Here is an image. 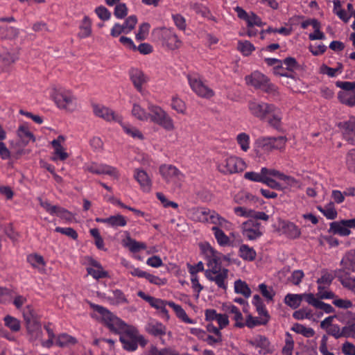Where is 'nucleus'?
Wrapping results in <instances>:
<instances>
[{
    "instance_id": "6e6d98bb",
    "label": "nucleus",
    "mask_w": 355,
    "mask_h": 355,
    "mask_svg": "<svg viewBox=\"0 0 355 355\" xmlns=\"http://www.w3.org/2000/svg\"><path fill=\"white\" fill-rule=\"evenodd\" d=\"M284 231L287 236L291 239H296L301 234L300 230L293 223H286L284 226Z\"/></svg>"
},
{
    "instance_id": "58836bf2",
    "label": "nucleus",
    "mask_w": 355,
    "mask_h": 355,
    "mask_svg": "<svg viewBox=\"0 0 355 355\" xmlns=\"http://www.w3.org/2000/svg\"><path fill=\"white\" fill-rule=\"evenodd\" d=\"M76 343L77 340L76 338L65 333L59 334L55 340V345L60 347H69L75 345Z\"/></svg>"
},
{
    "instance_id": "7ed1b4c3",
    "label": "nucleus",
    "mask_w": 355,
    "mask_h": 355,
    "mask_svg": "<svg viewBox=\"0 0 355 355\" xmlns=\"http://www.w3.org/2000/svg\"><path fill=\"white\" fill-rule=\"evenodd\" d=\"M91 307L98 314L96 317L101 319L112 332L116 334L119 335L129 326L102 306L92 304Z\"/></svg>"
},
{
    "instance_id": "a19ab883",
    "label": "nucleus",
    "mask_w": 355,
    "mask_h": 355,
    "mask_svg": "<svg viewBox=\"0 0 355 355\" xmlns=\"http://www.w3.org/2000/svg\"><path fill=\"white\" fill-rule=\"evenodd\" d=\"M133 117L141 121H148V112L143 108L140 105L134 103L131 111Z\"/></svg>"
},
{
    "instance_id": "c9c22d12",
    "label": "nucleus",
    "mask_w": 355,
    "mask_h": 355,
    "mask_svg": "<svg viewBox=\"0 0 355 355\" xmlns=\"http://www.w3.org/2000/svg\"><path fill=\"white\" fill-rule=\"evenodd\" d=\"M239 254L241 259L248 261H252L256 259L255 250L246 244H242L239 249Z\"/></svg>"
},
{
    "instance_id": "9b49d317",
    "label": "nucleus",
    "mask_w": 355,
    "mask_h": 355,
    "mask_svg": "<svg viewBox=\"0 0 355 355\" xmlns=\"http://www.w3.org/2000/svg\"><path fill=\"white\" fill-rule=\"evenodd\" d=\"M159 173L166 182L175 185H180L184 180V175L177 167L171 164L161 165Z\"/></svg>"
},
{
    "instance_id": "4468645a",
    "label": "nucleus",
    "mask_w": 355,
    "mask_h": 355,
    "mask_svg": "<svg viewBox=\"0 0 355 355\" xmlns=\"http://www.w3.org/2000/svg\"><path fill=\"white\" fill-rule=\"evenodd\" d=\"M85 264L87 274L95 279H103L108 277V273L102 267L101 264L90 257H85Z\"/></svg>"
},
{
    "instance_id": "7c9ffc66",
    "label": "nucleus",
    "mask_w": 355,
    "mask_h": 355,
    "mask_svg": "<svg viewBox=\"0 0 355 355\" xmlns=\"http://www.w3.org/2000/svg\"><path fill=\"white\" fill-rule=\"evenodd\" d=\"M210 212L211 209L205 207L193 208L189 210V215L195 221L207 223Z\"/></svg>"
},
{
    "instance_id": "5fc2aeb1",
    "label": "nucleus",
    "mask_w": 355,
    "mask_h": 355,
    "mask_svg": "<svg viewBox=\"0 0 355 355\" xmlns=\"http://www.w3.org/2000/svg\"><path fill=\"white\" fill-rule=\"evenodd\" d=\"M6 327L9 328L13 332H17L20 330L21 324L20 321L11 315H6L3 318Z\"/></svg>"
},
{
    "instance_id": "603ef678",
    "label": "nucleus",
    "mask_w": 355,
    "mask_h": 355,
    "mask_svg": "<svg viewBox=\"0 0 355 355\" xmlns=\"http://www.w3.org/2000/svg\"><path fill=\"white\" fill-rule=\"evenodd\" d=\"M92 33V23L89 18L85 16L80 26V32L78 35L81 38H85L89 37Z\"/></svg>"
},
{
    "instance_id": "3c124183",
    "label": "nucleus",
    "mask_w": 355,
    "mask_h": 355,
    "mask_svg": "<svg viewBox=\"0 0 355 355\" xmlns=\"http://www.w3.org/2000/svg\"><path fill=\"white\" fill-rule=\"evenodd\" d=\"M19 30L12 26L0 27V37L5 40H12L17 37Z\"/></svg>"
},
{
    "instance_id": "8fccbe9b",
    "label": "nucleus",
    "mask_w": 355,
    "mask_h": 355,
    "mask_svg": "<svg viewBox=\"0 0 355 355\" xmlns=\"http://www.w3.org/2000/svg\"><path fill=\"white\" fill-rule=\"evenodd\" d=\"M108 302L113 305H119L128 302V300L123 293L119 289L112 291V296L107 297Z\"/></svg>"
},
{
    "instance_id": "2eb2a0df",
    "label": "nucleus",
    "mask_w": 355,
    "mask_h": 355,
    "mask_svg": "<svg viewBox=\"0 0 355 355\" xmlns=\"http://www.w3.org/2000/svg\"><path fill=\"white\" fill-rule=\"evenodd\" d=\"M137 23V17L131 15L125 19L122 25L118 23L115 24L111 29L110 35L114 37H116L121 33L128 34L135 28Z\"/></svg>"
},
{
    "instance_id": "f704fd0d",
    "label": "nucleus",
    "mask_w": 355,
    "mask_h": 355,
    "mask_svg": "<svg viewBox=\"0 0 355 355\" xmlns=\"http://www.w3.org/2000/svg\"><path fill=\"white\" fill-rule=\"evenodd\" d=\"M340 264L344 271L355 272V250L347 252L342 259Z\"/></svg>"
},
{
    "instance_id": "bb28decb",
    "label": "nucleus",
    "mask_w": 355,
    "mask_h": 355,
    "mask_svg": "<svg viewBox=\"0 0 355 355\" xmlns=\"http://www.w3.org/2000/svg\"><path fill=\"white\" fill-rule=\"evenodd\" d=\"M207 223L213 224L214 226L225 230H230L232 226L230 221L222 217L214 210H211Z\"/></svg>"
},
{
    "instance_id": "6ab92c4d",
    "label": "nucleus",
    "mask_w": 355,
    "mask_h": 355,
    "mask_svg": "<svg viewBox=\"0 0 355 355\" xmlns=\"http://www.w3.org/2000/svg\"><path fill=\"white\" fill-rule=\"evenodd\" d=\"M338 127L346 140L352 144L355 143V117H350L349 120L339 123Z\"/></svg>"
},
{
    "instance_id": "13d9d810",
    "label": "nucleus",
    "mask_w": 355,
    "mask_h": 355,
    "mask_svg": "<svg viewBox=\"0 0 355 355\" xmlns=\"http://www.w3.org/2000/svg\"><path fill=\"white\" fill-rule=\"evenodd\" d=\"M269 320L266 319L264 318L260 317L256 318L253 317L251 315H248L246 318V320L245 322V326L246 325L249 328H253L258 325L266 324L268 323Z\"/></svg>"
},
{
    "instance_id": "473e14b6",
    "label": "nucleus",
    "mask_w": 355,
    "mask_h": 355,
    "mask_svg": "<svg viewBox=\"0 0 355 355\" xmlns=\"http://www.w3.org/2000/svg\"><path fill=\"white\" fill-rule=\"evenodd\" d=\"M146 330L148 334L156 337L162 336L166 334V327L157 321L148 322L146 327Z\"/></svg>"
},
{
    "instance_id": "4c0bfd02",
    "label": "nucleus",
    "mask_w": 355,
    "mask_h": 355,
    "mask_svg": "<svg viewBox=\"0 0 355 355\" xmlns=\"http://www.w3.org/2000/svg\"><path fill=\"white\" fill-rule=\"evenodd\" d=\"M252 303L255 306L256 310L260 317L264 318L268 320L270 319L268 312L266 310V306L262 301V299L259 295H254L252 300Z\"/></svg>"
},
{
    "instance_id": "e2e57ef3",
    "label": "nucleus",
    "mask_w": 355,
    "mask_h": 355,
    "mask_svg": "<svg viewBox=\"0 0 355 355\" xmlns=\"http://www.w3.org/2000/svg\"><path fill=\"white\" fill-rule=\"evenodd\" d=\"M272 150H282L285 148L286 138L285 137H269Z\"/></svg>"
},
{
    "instance_id": "39448f33",
    "label": "nucleus",
    "mask_w": 355,
    "mask_h": 355,
    "mask_svg": "<svg viewBox=\"0 0 355 355\" xmlns=\"http://www.w3.org/2000/svg\"><path fill=\"white\" fill-rule=\"evenodd\" d=\"M53 98L59 109L73 112L78 107L76 97L69 90L59 89L54 92Z\"/></svg>"
},
{
    "instance_id": "4be33fe9",
    "label": "nucleus",
    "mask_w": 355,
    "mask_h": 355,
    "mask_svg": "<svg viewBox=\"0 0 355 355\" xmlns=\"http://www.w3.org/2000/svg\"><path fill=\"white\" fill-rule=\"evenodd\" d=\"M271 143L269 137L257 139L254 144V151L257 157H263L272 151Z\"/></svg>"
},
{
    "instance_id": "774afa93",
    "label": "nucleus",
    "mask_w": 355,
    "mask_h": 355,
    "mask_svg": "<svg viewBox=\"0 0 355 355\" xmlns=\"http://www.w3.org/2000/svg\"><path fill=\"white\" fill-rule=\"evenodd\" d=\"M345 162L348 169L355 171V149H352L347 153Z\"/></svg>"
},
{
    "instance_id": "f3484780",
    "label": "nucleus",
    "mask_w": 355,
    "mask_h": 355,
    "mask_svg": "<svg viewBox=\"0 0 355 355\" xmlns=\"http://www.w3.org/2000/svg\"><path fill=\"white\" fill-rule=\"evenodd\" d=\"M248 343L254 348L258 349L260 355H268L272 353L270 343L264 336L257 335L251 338Z\"/></svg>"
},
{
    "instance_id": "ddd939ff",
    "label": "nucleus",
    "mask_w": 355,
    "mask_h": 355,
    "mask_svg": "<svg viewBox=\"0 0 355 355\" xmlns=\"http://www.w3.org/2000/svg\"><path fill=\"white\" fill-rule=\"evenodd\" d=\"M84 170L96 175H109L114 178H118L119 175L116 168L107 164H98L96 162L85 164L84 166Z\"/></svg>"
},
{
    "instance_id": "a18cd8bd",
    "label": "nucleus",
    "mask_w": 355,
    "mask_h": 355,
    "mask_svg": "<svg viewBox=\"0 0 355 355\" xmlns=\"http://www.w3.org/2000/svg\"><path fill=\"white\" fill-rule=\"evenodd\" d=\"M17 60L18 55L15 52L9 51L7 49H4L0 52V61L5 66H10L15 63Z\"/></svg>"
},
{
    "instance_id": "412c9836",
    "label": "nucleus",
    "mask_w": 355,
    "mask_h": 355,
    "mask_svg": "<svg viewBox=\"0 0 355 355\" xmlns=\"http://www.w3.org/2000/svg\"><path fill=\"white\" fill-rule=\"evenodd\" d=\"M335 275L344 288L355 294V277L345 272L343 269L336 270Z\"/></svg>"
},
{
    "instance_id": "9d476101",
    "label": "nucleus",
    "mask_w": 355,
    "mask_h": 355,
    "mask_svg": "<svg viewBox=\"0 0 355 355\" xmlns=\"http://www.w3.org/2000/svg\"><path fill=\"white\" fill-rule=\"evenodd\" d=\"M272 105V104L266 103L257 98H252L248 102V109L250 114L261 121L266 119Z\"/></svg>"
},
{
    "instance_id": "de8ad7c7",
    "label": "nucleus",
    "mask_w": 355,
    "mask_h": 355,
    "mask_svg": "<svg viewBox=\"0 0 355 355\" xmlns=\"http://www.w3.org/2000/svg\"><path fill=\"white\" fill-rule=\"evenodd\" d=\"M338 98L343 104L350 107L355 105V92H339Z\"/></svg>"
},
{
    "instance_id": "37998d69",
    "label": "nucleus",
    "mask_w": 355,
    "mask_h": 355,
    "mask_svg": "<svg viewBox=\"0 0 355 355\" xmlns=\"http://www.w3.org/2000/svg\"><path fill=\"white\" fill-rule=\"evenodd\" d=\"M127 225V219L121 214H116L107 217V226L112 228L125 227Z\"/></svg>"
},
{
    "instance_id": "72a5a7b5",
    "label": "nucleus",
    "mask_w": 355,
    "mask_h": 355,
    "mask_svg": "<svg viewBox=\"0 0 355 355\" xmlns=\"http://www.w3.org/2000/svg\"><path fill=\"white\" fill-rule=\"evenodd\" d=\"M168 305L173 309L174 312L175 313L176 316L182 322L187 324H196V321L195 320L191 319L187 315L186 311L182 309V307L175 304L173 302H168Z\"/></svg>"
},
{
    "instance_id": "bf43d9fd",
    "label": "nucleus",
    "mask_w": 355,
    "mask_h": 355,
    "mask_svg": "<svg viewBox=\"0 0 355 355\" xmlns=\"http://www.w3.org/2000/svg\"><path fill=\"white\" fill-rule=\"evenodd\" d=\"M321 273V277L317 280L318 285L324 286H329L334 280V277H336L335 275V271L334 272V274H332L327 270H322Z\"/></svg>"
},
{
    "instance_id": "c756f323",
    "label": "nucleus",
    "mask_w": 355,
    "mask_h": 355,
    "mask_svg": "<svg viewBox=\"0 0 355 355\" xmlns=\"http://www.w3.org/2000/svg\"><path fill=\"white\" fill-rule=\"evenodd\" d=\"M122 245L133 253L138 252L141 250L146 249L147 248L145 243L139 242L132 239L129 234H128L126 237L122 240Z\"/></svg>"
},
{
    "instance_id": "864d4df0",
    "label": "nucleus",
    "mask_w": 355,
    "mask_h": 355,
    "mask_svg": "<svg viewBox=\"0 0 355 355\" xmlns=\"http://www.w3.org/2000/svg\"><path fill=\"white\" fill-rule=\"evenodd\" d=\"M236 140L243 152H247L250 149V138L249 135L247 133H239L237 135Z\"/></svg>"
},
{
    "instance_id": "6e6552de",
    "label": "nucleus",
    "mask_w": 355,
    "mask_h": 355,
    "mask_svg": "<svg viewBox=\"0 0 355 355\" xmlns=\"http://www.w3.org/2000/svg\"><path fill=\"white\" fill-rule=\"evenodd\" d=\"M246 83L256 89L272 94L276 92V87L272 84L267 76L259 72L254 71L250 75L245 77Z\"/></svg>"
},
{
    "instance_id": "b1692460",
    "label": "nucleus",
    "mask_w": 355,
    "mask_h": 355,
    "mask_svg": "<svg viewBox=\"0 0 355 355\" xmlns=\"http://www.w3.org/2000/svg\"><path fill=\"white\" fill-rule=\"evenodd\" d=\"M65 138L62 135L58 137L56 139L51 141V145L54 149L55 156L52 157V160L56 161L58 159L64 161L68 157V153L65 151L64 148L62 146V144L64 141Z\"/></svg>"
},
{
    "instance_id": "79ce46f5",
    "label": "nucleus",
    "mask_w": 355,
    "mask_h": 355,
    "mask_svg": "<svg viewBox=\"0 0 355 355\" xmlns=\"http://www.w3.org/2000/svg\"><path fill=\"white\" fill-rule=\"evenodd\" d=\"M234 291L237 294L243 295L245 298L250 297L252 291L245 282L238 279L234 282Z\"/></svg>"
},
{
    "instance_id": "69168bd1",
    "label": "nucleus",
    "mask_w": 355,
    "mask_h": 355,
    "mask_svg": "<svg viewBox=\"0 0 355 355\" xmlns=\"http://www.w3.org/2000/svg\"><path fill=\"white\" fill-rule=\"evenodd\" d=\"M294 348V341L289 334H287L285 339V345L282 348V355H293Z\"/></svg>"
},
{
    "instance_id": "423d86ee",
    "label": "nucleus",
    "mask_w": 355,
    "mask_h": 355,
    "mask_svg": "<svg viewBox=\"0 0 355 355\" xmlns=\"http://www.w3.org/2000/svg\"><path fill=\"white\" fill-rule=\"evenodd\" d=\"M217 168L223 174H233L243 171L247 168V164L242 158L227 155L218 162Z\"/></svg>"
},
{
    "instance_id": "a211bd4d",
    "label": "nucleus",
    "mask_w": 355,
    "mask_h": 355,
    "mask_svg": "<svg viewBox=\"0 0 355 355\" xmlns=\"http://www.w3.org/2000/svg\"><path fill=\"white\" fill-rule=\"evenodd\" d=\"M93 111L96 116L101 117L107 121L121 123V116L116 114L105 106L94 105H93Z\"/></svg>"
},
{
    "instance_id": "680f3d73",
    "label": "nucleus",
    "mask_w": 355,
    "mask_h": 355,
    "mask_svg": "<svg viewBox=\"0 0 355 355\" xmlns=\"http://www.w3.org/2000/svg\"><path fill=\"white\" fill-rule=\"evenodd\" d=\"M237 47L243 55L245 56L250 55L255 50L254 45L248 40L239 41Z\"/></svg>"
},
{
    "instance_id": "0e129e2a",
    "label": "nucleus",
    "mask_w": 355,
    "mask_h": 355,
    "mask_svg": "<svg viewBox=\"0 0 355 355\" xmlns=\"http://www.w3.org/2000/svg\"><path fill=\"white\" fill-rule=\"evenodd\" d=\"M342 68V64H339L337 68H331L323 64L320 67V73L327 74L329 77H336L338 73H341Z\"/></svg>"
},
{
    "instance_id": "c85d7f7f",
    "label": "nucleus",
    "mask_w": 355,
    "mask_h": 355,
    "mask_svg": "<svg viewBox=\"0 0 355 355\" xmlns=\"http://www.w3.org/2000/svg\"><path fill=\"white\" fill-rule=\"evenodd\" d=\"M130 79L136 89L141 92L142 86L148 81L147 76L139 69H133L130 73Z\"/></svg>"
},
{
    "instance_id": "f8f14e48",
    "label": "nucleus",
    "mask_w": 355,
    "mask_h": 355,
    "mask_svg": "<svg viewBox=\"0 0 355 355\" xmlns=\"http://www.w3.org/2000/svg\"><path fill=\"white\" fill-rule=\"evenodd\" d=\"M241 232L243 236L247 239L254 241L262 236L263 228L257 220L250 219L243 223Z\"/></svg>"
},
{
    "instance_id": "5701e85b",
    "label": "nucleus",
    "mask_w": 355,
    "mask_h": 355,
    "mask_svg": "<svg viewBox=\"0 0 355 355\" xmlns=\"http://www.w3.org/2000/svg\"><path fill=\"white\" fill-rule=\"evenodd\" d=\"M282 112L281 110L272 104L265 120L270 126L278 130L282 126Z\"/></svg>"
},
{
    "instance_id": "dca6fc26",
    "label": "nucleus",
    "mask_w": 355,
    "mask_h": 355,
    "mask_svg": "<svg viewBox=\"0 0 355 355\" xmlns=\"http://www.w3.org/2000/svg\"><path fill=\"white\" fill-rule=\"evenodd\" d=\"M355 227V218L332 222L330 224L331 231L336 234L346 236L351 234L350 228Z\"/></svg>"
},
{
    "instance_id": "20e7f679",
    "label": "nucleus",
    "mask_w": 355,
    "mask_h": 355,
    "mask_svg": "<svg viewBox=\"0 0 355 355\" xmlns=\"http://www.w3.org/2000/svg\"><path fill=\"white\" fill-rule=\"evenodd\" d=\"M119 340L123 348L128 352H135L139 344L145 347L148 340L144 336L139 334L138 329L132 325H129L123 332L119 334Z\"/></svg>"
},
{
    "instance_id": "a878e982",
    "label": "nucleus",
    "mask_w": 355,
    "mask_h": 355,
    "mask_svg": "<svg viewBox=\"0 0 355 355\" xmlns=\"http://www.w3.org/2000/svg\"><path fill=\"white\" fill-rule=\"evenodd\" d=\"M28 320V323L26 324V329L30 340L33 341L42 340L43 333L42 326L38 321L32 322Z\"/></svg>"
},
{
    "instance_id": "393cba45",
    "label": "nucleus",
    "mask_w": 355,
    "mask_h": 355,
    "mask_svg": "<svg viewBox=\"0 0 355 355\" xmlns=\"http://www.w3.org/2000/svg\"><path fill=\"white\" fill-rule=\"evenodd\" d=\"M134 178L144 191L149 192L150 191L152 187L151 180L145 171L136 168L134 171Z\"/></svg>"
},
{
    "instance_id": "c03bdc74",
    "label": "nucleus",
    "mask_w": 355,
    "mask_h": 355,
    "mask_svg": "<svg viewBox=\"0 0 355 355\" xmlns=\"http://www.w3.org/2000/svg\"><path fill=\"white\" fill-rule=\"evenodd\" d=\"M146 300L153 308L159 310L164 314H168V310L166 309V306L168 305L169 301H165L153 297H146Z\"/></svg>"
},
{
    "instance_id": "e433bc0d",
    "label": "nucleus",
    "mask_w": 355,
    "mask_h": 355,
    "mask_svg": "<svg viewBox=\"0 0 355 355\" xmlns=\"http://www.w3.org/2000/svg\"><path fill=\"white\" fill-rule=\"evenodd\" d=\"M123 131L130 137H132L133 139H137L139 140L144 139V135L141 132V131L136 127L126 123L123 122V119H121V123H119Z\"/></svg>"
},
{
    "instance_id": "cd10ccee",
    "label": "nucleus",
    "mask_w": 355,
    "mask_h": 355,
    "mask_svg": "<svg viewBox=\"0 0 355 355\" xmlns=\"http://www.w3.org/2000/svg\"><path fill=\"white\" fill-rule=\"evenodd\" d=\"M307 295H309V293H288L285 296L284 302L287 306H288L291 309H295L300 306L301 302L303 300H304L307 302Z\"/></svg>"
},
{
    "instance_id": "1a4fd4ad",
    "label": "nucleus",
    "mask_w": 355,
    "mask_h": 355,
    "mask_svg": "<svg viewBox=\"0 0 355 355\" xmlns=\"http://www.w3.org/2000/svg\"><path fill=\"white\" fill-rule=\"evenodd\" d=\"M187 78L191 89L198 96L206 98L214 96V91L203 83L200 74L189 73L187 74Z\"/></svg>"
},
{
    "instance_id": "ea45409f",
    "label": "nucleus",
    "mask_w": 355,
    "mask_h": 355,
    "mask_svg": "<svg viewBox=\"0 0 355 355\" xmlns=\"http://www.w3.org/2000/svg\"><path fill=\"white\" fill-rule=\"evenodd\" d=\"M211 230L214 233V237L220 246H227L230 244V238L224 233L222 228H219L216 226H213Z\"/></svg>"
},
{
    "instance_id": "49530a36",
    "label": "nucleus",
    "mask_w": 355,
    "mask_h": 355,
    "mask_svg": "<svg viewBox=\"0 0 355 355\" xmlns=\"http://www.w3.org/2000/svg\"><path fill=\"white\" fill-rule=\"evenodd\" d=\"M318 209L329 220H334L338 213L333 202H329L324 207L318 206Z\"/></svg>"
},
{
    "instance_id": "0eeeda50",
    "label": "nucleus",
    "mask_w": 355,
    "mask_h": 355,
    "mask_svg": "<svg viewBox=\"0 0 355 355\" xmlns=\"http://www.w3.org/2000/svg\"><path fill=\"white\" fill-rule=\"evenodd\" d=\"M148 111L150 121L160 125L168 131H172L175 129L173 119L162 107L150 105Z\"/></svg>"
},
{
    "instance_id": "4d7b16f0",
    "label": "nucleus",
    "mask_w": 355,
    "mask_h": 355,
    "mask_svg": "<svg viewBox=\"0 0 355 355\" xmlns=\"http://www.w3.org/2000/svg\"><path fill=\"white\" fill-rule=\"evenodd\" d=\"M259 290L262 296L268 301H273L275 295V291L271 286H267L266 284L262 283L259 285Z\"/></svg>"
},
{
    "instance_id": "338daca9",
    "label": "nucleus",
    "mask_w": 355,
    "mask_h": 355,
    "mask_svg": "<svg viewBox=\"0 0 355 355\" xmlns=\"http://www.w3.org/2000/svg\"><path fill=\"white\" fill-rule=\"evenodd\" d=\"M17 135L22 139L34 140V136L30 132L26 124H22L19 127L17 130Z\"/></svg>"
},
{
    "instance_id": "f257e3e1",
    "label": "nucleus",
    "mask_w": 355,
    "mask_h": 355,
    "mask_svg": "<svg viewBox=\"0 0 355 355\" xmlns=\"http://www.w3.org/2000/svg\"><path fill=\"white\" fill-rule=\"evenodd\" d=\"M207 253L211 259L208 263L209 269L205 272V277L210 282H214L218 288L226 291L229 270L221 267L219 263L220 254L211 246L207 248Z\"/></svg>"
},
{
    "instance_id": "052dcab7",
    "label": "nucleus",
    "mask_w": 355,
    "mask_h": 355,
    "mask_svg": "<svg viewBox=\"0 0 355 355\" xmlns=\"http://www.w3.org/2000/svg\"><path fill=\"white\" fill-rule=\"evenodd\" d=\"M292 329L297 334H302L306 338H311L315 335V331L311 327H306L303 324H296Z\"/></svg>"
},
{
    "instance_id": "aec40b11",
    "label": "nucleus",
    "mask_w": 355,
    "mask_h": 355,
    "mask_svg": "<svg viewBox=\"0 0 355 355\" xmlns=\"http://www.w3.org/2000/svg\"><path fill=\"white\" fill-rule=\"evenodd\" d=\"M223 310L227 315L232 316V319L235 321V327L239 328L245 327L243 315L237 306L232 304H225L223 305Z\"/></svg>"
},
{
    "instance_id": "2f4dec72",
    "label": "nucleus",
    "mask_w": 355,
    "mask_h": 355,
    "mask_svg": "<svg viewBox=\"0 0 355 355\" xmlns=\"http://www.w3.org/2000/svg\"><path fill=\"white\" fill-rule=\"evenodd\" d=\"M307 303L317 309L324 311L326 313H331L335 311L331 304L320 301L313 293H309V295H307Z\"/></svg>"
},
{
    "instance_id": "f03ea898",
    "label": "nucleus",
    "mask_w": 355,
    "mask_h": 355,
    "mask_svg": "<svg viewBox=\"0 0 355 355\" xmlns=\"http://www.w3.org/2000/svg\"><path fill=\"white\" fill-rule=\"evenodd\" d=\"M152 35L154 40L165 49L175 51L182 46V40L173 28L159 27L154 28Z\"/></svg>"
},
{
    "instance_id": "09e8293b",
    "label": "nucleus",
    "mask_w": 355,
    "mask_h": 355,
    "mask_svg": "<svg viewBox=\"0 0 355 355\" xmlns=\"http://www.w3.org/2000/svg\"><path fill=\"white\" fill-rule=\"evenodd\" d=\"M27 261L35 268L43 270L45 266L44 258L37 254H29L27 257Z\"/></svg>"
}]
</instances>
